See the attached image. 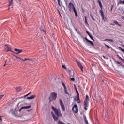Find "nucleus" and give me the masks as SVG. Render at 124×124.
<instances>
[{
  "label": "nucleus",
  "instance_id": "nucleus-1",
  "mask_svg": "<svg viewBox=\"0 0 124 124\" xmlns=\"http://www.w3.org/2000/svg\"><path fill=\"white\" fill-rule=\"evenodd\" d=\"M52 108L57 117L55 116V114L52 112H51L52 116L54 121H58V120H59V117H62V113L61 112V110L57 109L56 108L53 106H52Z\"/></svg>",
  "mask_w": 124,
  "mask_h": 124
},
{
  "label": "nucleus",
  "instance_id": "nucleus-2",
  "mask_svg": "<svg viewBox=\"0 0 124 124\" xmlns=\"http://www.w3.org/2000/svg\"><path fill=\"white\" fill-rule=\"evenodd\" d=\"M68 8L69 11H72V9L75 14L76 17H77L78 16V14L77 13V11H76V9H75V7H74V5H73V3L70 2L69 3L68 5Z\"/></svg>",
  "mask_w": 124,
  "mask_h": 124
},
{
  "label": "nucleus",
  "instance_id": "nucleus-3",
  "mask_svg": "<svg viewBox=\"0 0 124 124\" xmlns=\"http://www.w3.org/2000/svg\"><path fill=\"white\" fill-rule=\"evenodd\" d=\"M98 3L100 6L101 10H100V13L101 15L103 20L105 22V19H104V12H103V6H102V3L101 1L99 0H98Z\"/></svg>",
  "mask_w": 124,
  "mask_h": 124
},
{
  "label": "nucleus",
  "instance_id": "nucleus-4",
  "mask_svg": "<svg viewBox=\"0 0 124 124\" xmlns=\"http://www.w3.org/2000/svg\"><path fill=\"white\" fill-rule=\"evenodd\" d=\"M57 95L58 94H57V93L56 92L51 93L48 98L49 102H50V101H54L56 100V99H57Z\"/></svg>",
  "mask_w": 124,
  "mask_h": 124
},
{
  "label": "nucleus",
  "instance_id": "nucleus-5",
  "mask_svg": "<svg viewBox=\"0 0 124 124\" xmlns=\"http://www.w3.org/2000/svg\"><path fill=\"white\" fill-rule=\"evenodd\" d=\"M84 105L85 109L88 110V108H87V107H89V96L88 95H86Z\"/></svg>",
  "mask_w": 124,
  "mask_h": 124
},
{
  "label": "nucleus",
  "instance_id": "nucleus-6",
  "mask_svg": "<svg viewBox=\"0 0 124 124\" xmlns=\"http://www.w3.org/2000/svg\"><path fill=\"white\" fill-rule=\"evenodd\" d=\"M72 111H73L74 113L75 114H77V113L79 112L78 106L77 105L75 104L74 105L73 107L72 108Z\"/></svg>",
  "mask_w": 124,
  "mask_h": 124
},
{
  "label": "nucleus",
  "instance_id": "nucleus-7",
  "mask_svg": "<svg viewBox=\"0 0 124 124\" xmlns=\"http://www.w3.org/2000/svg\"><path fill=\"white\" fill-rule=\"evenodd\" d=\"M59 101L62 111L65 112V106H64V104L62 103V100L60 99H59Z\"/></svg>",
  "mask_w": 124,
  "mask_h": 124
},
{
  "label": "nucleus",
  "instance_id": "nucleus-8",
  "mask_svg": "<svg viewBox=\"0 0 124 124\" xmlns=\"http://www.w3.org/2000/svg\"><path fill=\"white\" fill-rule=\"evenodd\" d=\"M14 51L15 52H14L12 51H11L12 52V53H14L15 54H16V55H19V54L22 53V52H23V50L22 49H19L18 48H15L14 49Z\"/></svg>",
  "mask_w": 124,
  "mask_h": 124
},
{
  "label": "nucleus",
  "instance_id": "nucleus-9",
  "mask_svg": "<svg viewBox=\"0 0 124 124\" xmlns=\"http://www.w3.org/2000/svg\"><path fill=\"white\" fill-rule=\"evenodd\" d=\"M77 63L78 65L79 66V67H80L82 72H83V69L84 68V67L83 66V65H82V64L78 61H77Z\"/></svg>",
  "mask_w": 124,
  "mask_h": 124
},
{
  "label": "nucleus",
  "instance_id": "nucleus-10",
  "mask_svg": "<svg viewBox=\"0 0 124 124\" xmlns=\"http://www.w3.org/2000/svg\"><path fill=\"white\" fill-rule=\"evenodd\" d=\"M31 107V106H24L22 107L20 109H19V112H21L23 109H29Z\"/></svg>",
  "mask_w": 124,
  "mask_h": 124
},
{
  "label": "nucleus",
  "instance_id": "nucleus-11",
  "mask_svg": "<svg viewBox=\"0 0 124 124\" xmlns=\"http://www.w3.org/2000/svg\"><path fill=\"white\" fill-rule=\"evenodd\" d=\"M85 40H86V41H87V42H89L93 47L94 46V44H93V41L89 40V39H88V38H87V37H85Z\"/></svg>",
  "mask_w": 124,
  "mask_h": 124
},
{
  "label": "nucleus",
  "instance_id": "nucleus-12",
  "mask_svg": "<svg viewBox=\"0 0 124 124\" xmlns=\"http://www.w3.org/2000/svg\"><path fill=\"white\" fill-rule=\"evenodd\" d=\"M35 97H36V95H31L30 97H27V99H33L35 98Z\"/></svg>",
  "mask_w": 124,
  "mask_h": 124
},
{
  "label": "nucleus",
  "instance_id": "nucleus-13",
  "mask_svg": "<svg viewBox=\"0 0 124 124\" xmlns=\"http://www.w3.org/2000/svg\"><path fill=\"white\" fill-rule=\"evenodd\" d=\"M113 23H114L115 25H117L118 26H119V27H122V25L120 24L117 20H114Z\"/></svg>",
  "mask_w": 124,
  "mask_h": 124
},
{
  "label": "nucleus",
  "instance_id": "nucleus-14",
  "mask_svg": "<svg viewBox=\"0 0 124 124\" xmlns=\"http://www.w3.org/2000/svg\"><path fill=\"white\" fill-rule=\"evenodd\" d=\"M69 75L70 77H73L74 76V72L73 71L69 72Z\"/></svg>",
  "mask_w": 124,
  "mask_h": 124
},
{
  "label": "nucleus",
  "instance_id": "nucleus-15",
  "mask_svg": "<svg viewBox=\"0 0 124 124\" xmlns=\"http://www.w3.org/2000/svg\"><path fill=\"white\" fill-rule=\"evenodd\" d=\"M120 4H124V1L119 0V1L117 3V5L119 6Z\"/></svg>",
  "mask_w": 124,
  "mask_h": 124
},
{
  "label": "nucleus",
  "instance_id": "nucleus-16",
  "mask_svg": "<svg viewBox=\"0 0 124 124\" xmlns=\"http://www.w3.org/2000/svg\"><path fill=\"white\" fill-rule=\"evenodd\" d=\"M64 89L65 94H68V95H69V93H68V91H67V88L65 87V88H64Z\"/></svg>",
  "mask_w": 124,
  "mask_h": 124
},
{
  "label": "nucleus",
  "instance_id": "nucleus-17",
  "mask_svg": "<svg viewBox=\"0 0 124 124\" xmlns=\"http://www.w3.org/2000/svg\"><path fill=\"white\" fill-rule=\"evenodd\" d=\"M75 30H76L77 32H78V33L79 35H82V34H81V32H80L79 30H77V28H76L75 27Z\"/></svg>",
  "mask_w": 124,
  "mask_h": 124
},
{
  "label": "nucleus",
  "instance_id": "nucleus-18",
  "mask_svg": "<svg viewBox=\"0 0 124 124\" xmlns=\"http://www.w3.org/2000/svg\"><path fill=\"white\" fill-rule=\"evenodd\" d=\"M76 98H77V101L78 103H81V101L80 100V98L79 97V96L76 97Z\"/></svg>",
  "mask_w": 124,
  "mask_h": 124
},
{
  "label": "nucleus",
  "instance_id": "nucleus-19",
  "mask_svg": "<svg viewBox=\"0 0 124 124\" xmlns=\"http://www.w3.org/2000/svg\"><path fill=\"white\" fill-rule=\"evenodd\" d=\"M13 55L14 56V57H16V59L20 60V61H23V59H22V58H20V57H18V56H17V55H15L14 54H13Z\"/></svg>",
  "mask_w": 124,
  "mask_h": 124
},
{
  "label": "nucleus",
  "instance_id": "nucleus-20",
  "mask_svg": "<svg viewBox=\"0 0 124 124\" xmlns=\"http://www.w3.org/2000/svg\"><path fill=\"white\" fill-rule=\"evenodd\" d=\"M105 41H110V42H114V41H113V40L111 39H105Z\"/></svg>",
  "mask_w": 124,
  "mask_h": 124
},
{
  "label": "nucleus",
  "instance_id": "nucleus-21",
  "mask_svg": "<svg viewBox=\"0 0 124 124\" xmlns=\"http://www.w3.org/2000/svg\"><path fill=\"white\" fill-rule=\"evenodd\" d=\"M16 90L17 92H20V91H22V87H17Z\"/></svg>",
  "mask_w": 124,
  "mask_h": 124
},
{
  "label": "nucleus",
  "instance_id": "nucleus-22",
  "mask_svg": "<svg viewBox=\"0 0 124 124\" xmlns=\"http://www.w3.org/2000/svg\"><path fill=\"white\" fill-rule=\"evenodd\" d=\"M57 124H65V123L61 121V120H58Z\"/></svg>",
  "mask_w": 124,
  "mask_h": 124
},
{
  "label": "nucleus",
  "instance_id": "nucleus-23",
  "mask_svg": "<svg viewBox=\"0 0 124 124\" xmlns=\"http://www.w3.org/2000/svg\"><path fill=\"white\" fill-rule=\"evenodd\" d=\"M13 0H11V1L9 2V6H11V5H13Z\"/></svg>",
  "mask_w": 124,
  "mask_h": 124
},
{
  "label": "nucleus",
  "instance_id": "nucleus-24",
  "mask_svg": "<svg viewBox=\"0 0 124 124\" xmlns=\"http://www.w3.org/2000/svg\"><path fill=\"white\" fill-rule=\"evenodd\" d=\"M6 46L7 47V52H9V51H11V48L10 47L6 45Z\"/></svg>",
  "mask_w": 124,
  "mask_h": 124
},
{
  "label": "nucleus",
  "instance_id": "nucleus-25",
  "mask_svg": "<svg viewBox=\"0 0 124 124\" xmlns=\"http://www.w3.org/2000/svg\"><path fill=\"white\" fill-rule=\"evenodd\" d=\"M85 123L86 124H89V122H88V120H87V118H84Z\"/></svg>",
  "mask_w": 124,
  "mask_h": 124
},
{
  "label": "nucleus",
  "instance_id": "nucleus-26",
  "mask_svg": "<svg viewBox=\"0 0 124 124\" xmlns=\"http://www.w3.org/2000/svg\"><path fill=\"white\" fill-rule=\"evenodd\" d=\"M117 57L119 58V59L120 60H121V61H122V62H124V60L123 59V58H122V57H121L120 56H119V55H117Z\"/></svg>",
  "mask_w": 124,
  "mask_h": 124
},
{
  "label": "nucleus",
  "instance_id": "nucleus-27",
  "mask_svg": "<svg viewBox=\"0 0 124 124\" xmlns=\"http://www.w3.org/2000/svg\"><path fill=\"white\" fill-rule=\"evenodd\" d=\"M23 62L26 61H31V60L30 59V58H25L24 60L23 59Z\"/></svg>",
  "mask_w": 124,
  "mask_h": 124
},
{
  "label": "nucleus",
  "instance_id": "nucleus-28",
  "mask_svg": "<svg viewBox=\"0 0 124 124\" xmlns=\"http://www.w3.org/2000/svg\"><path fill=\"white\" fill-rule=\"evenodd\" d=\"M89 36L90 37V38H91V39H92V40H93V41H94V39H93V36H92V35H89Z\"/></svg>",
  "mask_w": 124,
  "mask_h": 124
},
{
  "label": "nucleus",
  "instance_id": "nucleus-29",
  "mask_svg": "<svg viewBox=\"0 0 124 124\" xmlns=\"http://www.w3.org/2000/svg\"><path fill=\"white\" fill-rule=\"evenodd\" d=\"M90 16H91V17L93 21H95V19H94L93 16V15H92V14H90Z\"/></svg>",
  "mask_w": 124,
  "mask_h": 124
},
{
  "label": "nucleus",
  "instance_id": "nucleus-30",
  "mask_svg": "<svg viewBox=\"0 0 124 124\" xmlns=\"http://www.w3.org/2000/svg\"><path fill=\"white\" fill-rule=\"evenodd\" d=\"M104 45L105 46H106V47H107V48H108V49H110V46L107 45L106 44L104 43Z\"/></svg>",
  "mask_w": 124,
  "mask_h": 124
},
{
  "label": "nucleus",
  "instance_id": "nucleus-31",
  "mask_svg": "<svg viewBox=\"0 0 124 124\" xmlns=\"http://www.w3.org/2000/svg\"><path fill=\"white\" fill-rule=\"evenodd\" d=\"M76 92L77 93V96H79V92H78V90L77 89H76Z\"/></svg>",
  "mask_w": 124,
  "mask_h": 124
},
{
  "label": "nucleus",
  "instance_id": "nucleus-32",
  "mask_svg": "<svg viewBox=\"0 0 124 124\" xmlns=\"http://www.w3.org/2000/svg\"><path fill=\"white\" fill-rule=\"evenodd\" d=\"M115 62H117V63H118V64L121 65V66H123V65L122 64V63H121L120 62H119L117 61H116Z\"/></svg>",
  "mask_w": 124,
  "mask_h": 124
},
{
  "label": "nucleus",
  "instance_id": "nucleus-33",
  "mask_svg": "<svg viewBox=\"0 0 124 124\" xmlns=\"http://www.w3.org/2000/svg\"><path fill=\"white\" fill-rule=\"evenodd\" d=\"M70 81H72V82H74V81H75V78H70Z\"/></svg>",
  "mask_w": 124,
  "mask_h": 124
},
{
  "label": "nucleus",
  "instance_id": "nucleus-34",
  "mask_svg": "<svg viewBox=\"0 0 124 124\" xmlns=\"http://www.w3.org/2000/svg\"><path fill=\"white\" fill-rule=\"evenodd\" d=\"M84 18H85V23L87 24V25H88V21H87V16H85L84 17Z\"/></svg>",
  "mask_w": 124,
  "mask_h": 124
},
{
  "label": "nucleus",
  "instance_id": "nucleus-35",
  "mask_svg": "<svg viewBox=\"0 0 124 124\" xmlns=\"http://www.w3.org/2000/svg\"><path fill=\"white\" fill-rule=\"evenodd\" d=\"M113 8H114V4L111 5V9H110L111 12H112V11H113Z\"/></svg>",
  "mask_w": 124,
  "mask_h": 124
},
{
  "label": "nucleus",
  "instance_id": "nucleus-36",
  "mask_svg": "<svg viewBox=\"0 0 124 124\" xmlns=\"http://www.w3.org/2000/svg\"><path fill=\"white\" fill-rule=\"evenodd\" d=\"M62 86L64 87V89L65 88H66V86H65V84H64V83L62 82Z\"/></svg>",
  "mask_w": 124,
  "mask_h": 124
},
{
  "label": "nucleus",
  "instance_id": "nucleus-37",
  "mask_svg": "<svg viewBox=\"0 0 124 124\" xmlns=\"http://www.w3.org/2000/svg\"><path fill=\"white\" fill-rule=\"evenodd\" d=\"M62 68H64V69H66V67H65V65H62Z\"/></svg>",
  "mask_w": 124,
  "mask_h": 124
},
{
  "label": "nucleus",
  "instance_id": "nucleus-38",
  "mask_svg": "<svg viewBox=\"0 0 124 124\" xmlns=\"http://www.w3.org/2000/svg\"><path fill=\"white\" fill-rule=\"evenodd\" d=\"M57 1L58 2V4H59V6H61V3H60V0H57Z\"/></svg>",
  "mask_w": 124,
  "mask_h": 124
},
{
  "label": "nucleus",
  "instance_id": "nucleus-39",
  "mask_svg": "<svg viewBox=\"0 0 124 124\" xmlns=\"http://www.w3.org/2000/svg\"><path fill=\"white\" fill-rule=\"evenodd\" d=\"M3 96H4V95H0V99H1V98H2V97H3Z\"/></svg>",
  "mask_w": 124,
  "mask_h": 124
},
{
  "label": "nucleus",
  "instance_id": "nucleus-40",
  "mask_svg": "<svg viewBox=\"0 0 124 124\" xmlns=\"http://www.w3.org/2000/svg\"><path fill=\"white\" fill-rule=\"evenodd\" d=\"M86 33H87V34L89 36L90 35L91 33H90V32H89V31H86Z\"/></svg>",
  "mask_w": 124,
  "mask_h": 124
},
{
  "label": "nucleus",
  "instance_id": "nucleus-41",
  "mask_svg": "<svg viewBox=\"0 0 124 124\" xmlns=\"http://www.w3.org/2000/svg\"><path fill=\"white\" fill-rule=\"evenodd\" d=\"M31 93V92H29L28 94H27V95H30Z\"/></svg>",
  "mask_w": 124,
  "mask_h": 124
},
{
  "label": "nucleus",
  "instance_id": "nucleus-42",
  "mask_svg": "<svg viewBox=\"0 0 124 124\" xmlns=\"http://www.w3.org/2000/svg\"><path fill=\"white\" fill-rule=\"evenodd\" d=\"M0 121L1 122H2V118H1V117L0 116Z\"/></svg>",
  "mask_w": 124,
  "mask_h": 124
},
{
  "label": "nucleus",
  "instance_id": "nucleus-43",
  "mask_svg": "<svg viewBox=\"0 0 124 124\" xmlns=\"http://www.w3.org/2000/svg\"><path fill=\"white\" fill-rule=\"evenodd\" d=\"M74 86H75V90H76V89H77V88L76 87V86L75 85V84H74Z\"/></svg>",
  "mask_w": 124,
  "mask_h": 124
},
{
  "label": "nucleus",
  "instance_id": "nucleus-44",
  "mask_svg": "<svg viewBox=\"0 0 124 124\" xmlns=\"http://www.w3.org/2000/svg\"><path fill=\"white\" fill-rule=\"evenodd\" d=\"M112 26H115V24H111Z\"/></svg>",
  "mask_w": 124,
  "mask_h": 124
},
{
  "label": "nucleus",
  "instance_id": "nucleus-45",
  "mask_svg": "<svg viewBox=\"0 0 124 124\" xmlns=\"http://www.w3.org/2000/svg\"><path fill=\"white\" fill-rule=\"evenodd\" d=\"M103 57L104 58V59H105V56H104V55L103 56Z\"/></svg>",
  "mask_w": 124,
  "mask_h": 124
},
{
  "label": "nucleus",
  "instance_id": "nucleus-46",
  "mask_svg": "<svg viewBox=\"0 0 124 124\" xmlns=\"http://www.w3.org/2000/svg\"><path fill=\"white\" fill-rule=\"evenodd\" d=\"M5 65H6V64H5L4 65V66H5Z\"/></svg>",
  "mask_w": 124,
  "mask_h": 124
},
{
  "label": "nucleus",
  "instance_id": "nucleus-47",
  "mask_svg": "<svg viewBox=\"0 0 124 124\" xmlns=\"http://www.w3.org/2000/svg\"><path fill=\"white\" fill-rule=\"evenodd\" d=\"M28 95H26L25 96H28Z\"/></svg>",
  "mask_w": 124,
  "mask_h": 124
},
{
  "label": "nucleus",
  "instance_id": "nucleus-48",
  "mask_svg": "<svg viewBox=\"0 0 124 124\" xmlns=\"http://www.w3.org/2000/svg\"><path fill=\"white\" fill-rule=\"evenodd\" d=\"M5 63H6V60L5 61Z\"/></svg>",
  "mask_w": 124,
  "mask_h": 124
},
{
  "label": "nucleus",
  "instance_id": "nucleus-49",
  "mask_svg": "<svg viewBox=\"0 0 124 124\" xmlns=\"http://www.w3.org/2000/svg\"><path fill=\"white\" fill-rule=\"evenodd\" d=\"M101 0L103 1V0Z\"/></svg>",
  "mask_w": 124,
  "mask_h": 124
}]
</instances>
